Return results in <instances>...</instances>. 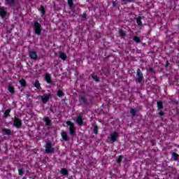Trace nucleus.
Returning <instances> with one entry per match:
<instances>
[{"instance_id": "nucleus-1", "label": "nucleus", "mask_w": 179, "mask_h": 179, "mask_svg": "<svg viewBox=\"0 0 179 179\" xmlns=\"http://www.w3.org/2000/svg\"><path fill=\"white\" fill-rule=\"evenodd\" d=\"M45 153L46 154L55 153V149L52 148V142L47 141L45 145Z\"/></svg>"}, {"instance_id": "nucleus-2", "label": "nucleus", "mask_w": 179, "mask_h": 179, "mask_svg": "<svg viewBox=\"0 0 179 179\" xmlns=\"http://www.w3.org/2000/svg\"><path fill=\"white\" fill-rule=\"evenodd\" d=\"M34 29L35 31V34H37L38 36H41V31L43 30V28L41 27V24L38 23V21H34Z\"/></svg>"}, {"instance_id": "nucleus-3", "label": "nucleus", "mask_w": 179, "mask_h": 179, "mask_svg": "<svg viewBox=\"0 0 179 179\" xmlns=\"http://www.w3.org/2000/svg\"><path fill=\"white\" fill-rule=\"evenodd\" d=\"M135 80L138 83H141L142 82H143V73H142V71L139 69H137Z\"/></svg>"}, {"instance_id": "nucleus-4", "label": "nucleus", "mask_w": 179, "mask_h": 179, "mask_svg": "<svg viewBox=\"0 0 179 179\" xmlns=\"http://www.w3.org/2000/svg\"><path fill=\"white\" fill-rule=\"evenodd\" d=\"M51 94H48L46 95L41 96V100L43 104H47L48 103V100L51 97Z\"/></svg>"}, {"instance_id": "nucleus-5", "label": "nucleus", "mask_w": 179, "mask_h": 179, "mask_svg": "<svg viewBox=\"0 0 179 179\" xmlns=\"http://www.w3.org/2000/svg\"><path fill=\"white\" fill-rule=\"evenodd\" d=\"M13 125H14V127H16V128L22 127V120L19 119L18 117H15Z\"/></svg>"}, {"instance_id": "nucleus-6", "label": "nucleus", "mask_w": 179, "mask_h": 179, "mask_svg": "<svg viewBox=\"0 0 179 179\" xmlns=\"http://www.w3.org/2000/svg\"><path fill=\"white\" fill-rule=\"evenodd\" d=\"M120 136V133L118 132H114L113 134H110V141L113 143L114 142H116L117 138Z\"/></svg>"}, {"instance_id": "nucleus-7", "label": "nucleus", "mask_w": 179, "mask_h": 179, "mask_svg": "<svg viewBox=\"0 0 179 179\" xmlns=\"http://www.w3.org/2000/svg\"><path fill=\"white\" fill-rule=\"evenodd\" d=\"M29 58L31 59H37V58H38V56L37 55V52L30 51L29 52Z\"/></svg>"}, {"instance_id": "nucleus-8", "label": "nucleus", "mask_w": 179, "mask_h": 179, "mask_svg": "<svg viewBox=\"0 0 179 179\" xmlns=\"http://www.w3.org/2000/svg\"><path fill=\"white\" fill-rule=\"evenodd\" d=\"M61 135H62L63 141H64L65 142H69L70 138L68 136V134H66V132L63 131L61 133Z\"/></svg>"}, {"instance_id": "nucleus-9", "label": "nucleus", "mask_w": 179, "mask_h": 179, "mask_svg": "<svg viewBox=\"0 0 179 179\" xmlns=\"http://www.w3.org/2000/svg\"><path fill=\"white\" fill-rule=\"evenodd\" d=\"M43 121L45 122V124L47 125V127H51V125H52V122H51V120H50L49 117H44Z\"/></svg>"}, {"instance_id": "nucleus-10", "label": "nucleus", "mask_w": 179, "mask_h": 179, "mask_svg": "<svg viewBox=\"0 0 179 179\" xmlns=\"http://www.w3.org/2000/svg\"><path fill=\"white\" fill-rule=\"evenodd\" d=\"M45 80L46 81L47 83L50 85H53L54 86V84H52V80L51 79V76H50L48 73L45 74Z\"/></svg>"}, {"instance_id": "nucleus-11", "label": "nucleus", "mask_w": 179, "mask_h": 179, "mask_svg": "<svg viewBox=\"0 0 179 179\" xmlns=\"http://www.w3.org/2000/svg\"><path fill=\"white\" fill-rule=\"evenodd\" d=\"M10 111H12V108L6 110L3 115V118H8V117H10Z\"/></svg>"}, {"instance_id": "nucleus-12", "label": "nucleus", "mask_w": 179, "mask_h": 179, "mask_svg": "<svg viewBox=\"0 0 179 179\" xmlns=\"http://www.w3.org/2000/svg\"><path fill=\"white\" fill-rule=\"evenodd\" d=\"M79 101L80 104H87V99H86V97L85 96H80Z\"/></svg>"}, {"instance_id": "nucleus-13", "label": "nucleus", "mask_w": 179, "mask_h": 179, "mask_svg": "<svg viewBox=\"0 0 179 179\" xmlns=\"http://www.w3.org/2000/svg\"><path fill=\"white\" fill-rule=\"evenodd\" d=\"M76 122L78 125H80V127H82V125H83V119L82 118V116H78L77 117V120Z\"/></svg>"}, {"instance_id": "nucleus-14", "label": "nucleus", "mask_w": 179, "mask_h": 179, "mask_svg": "<svg viewBox=\"0 0 179 179\" xmlns=\"http://www.w3.org/2000/svg\"><path fill=\"white\" fill-rule=\"evenodd\" d=\"M171 155L172 157L173 158L174 162L178 161V157H179L178 154H177L176 152H171Z\"/></svg>"}, {"instance_id": "nucleus-15", "label": "nucleus", "mask_w": 179, "mask_h": 179, "mask_svg": "<svg viewBox=\"0 0 179 179\" xmlns=\"http://www.w3.org/2000/svg\"><path fill=\"white\" fill-rule=\"evenodd\" d=\"M66 124L68 125V127H69V129H75V124L71 122V121H67L66 122Z\"/></svg>"}, {"instance_id": "nucleus-16", "label": "nucleus", "mask_w": 179, "mask_h": 179, "mask_svg": "<svg viewBox=\"0 0 179 179\" xmlns=\"http://www.w3.org/2000/svg\"><path fill=\"white\" fill-rule=\"evenodd\" d=\"M136 23L137 24H138V26H143V24H142V17L138 16L136 19Z\"/></svg>"}, {"instance_id": "nucleus-17", "label": "nucleus", "mask_w": 179, "mask_h": 179, "mask_svg": "<svg viewBox=\"0 0 179 179\" xmlns=\"http://www.w3.org/2000/svg\"><path fill=\"white\" fill-rule=\"evenodd\" d=\"M2 132H5L6 135H12V131L9 129H2Z\"/></svg>"}, {"instance_id": "nucleus-18", "label": "nucleus", "mask_w": 179, "mask_h": 179, "mask_svg": "<svg viewBox=\"0 0 179 179\" xmlns=\"http://www.w3.org/2000/svg\"><path fill=\"white\" fill-rule=\"evenodd\" d=\"M19 83H20L21 86H22V87H26V85H27V83L26 82V80H24L23 78L20 80Z\"/></svg>"}, {"instance_id": "nucleus-19", "label": "nucleus", "mask_w": 179, "mask_h": 179, "mask_svg": "<svg viewBox=\"0 0 179 179\" xmlns=\"http://www.w3.org/2000/svg\"><path fill=\"white\" fill-rule=\"evenodd\" d=\"M61 174H62L63 176H68V174L69 173V171H68V169H62L60 171Z\"/></svg>"}, {"instance_id": "nucleus-20", "label": "nucleus", "mask_w": 179, "mask_h": 179, "mask_svg": "<svg viewBox=\"0 0 179 179\" xmlns=\"http://www.w3.org/2000/svg\"><path fill=\"white\" fill-rule=\"evenodd\" d=\"M0 16H1V17L6 16V11L3 8H0Z\"/></svg>"}, {"instance_id": "nucleus-21", "label": "nucleus", "mask_w": 179, "mask_h": 179, "mask_svg": "<svg viewBox=\"0 0 179 179\" xmlns=\"http://www.w3.org/2000/svg\"><path fill=\"white\" fill-rule=\"evenodd\" d=\"M8 90L11 94H13L15 93V88L12 85H8Z\"/></svg>"}, {"instance_id": "nucleus-22", "label": "nucleus", "mask_w": 179, "mask_h": 179, "mask_svg": "<svg viewBox=\"0 0 179 179\" xmlns=\"http://www.w3.org/2000/svg\"><path fill=\"white\" fill-rule=\"evenodd\" d=\"M157 104L158 110H162V108H163V102L162 101H157Z\"/></svg>"}, {"instance_id": "nucleus-23", "label": "nucleus", "mask_w": 179, "mask_h": 179, "mask_svg": "<svg viewBox=\"0 0 179 179\" xmlns=\"http://www.w3.org/2000/svg\"><path fill=\"white\" fill-rule=\"evenodd\" d=\"M133 41H135V43H137V44H138V43H141V38L139 36H135L133 37Z\"/></svg>"}, {"instance_id": "nucleus-24", "label": "nucleus", "mask_w": 179, "mask_h": 179, "mask_svg": "<svg viewBox=\"0 0 179 179\" xmlns=\"http://www.w3.org/2000/svg\"><path fill=\"white\" fill-rule=\"evenodd\" d=\"M38 10L41 11L42 15H45V8H44V6H41V7L38 8Z\"/></svg>"}, {"instance_id": "nucleus-25", "label": "nucleus", "mask_w": 179, "mask_h": 179, "mask_svg": "<svg viewBox=\"0 0 179 179\" xmlns=\"http://www.w3.org/2000/svg\"><path fill=\"white\" fill-rule=\"evenodd\" d=\"M69 132L71 136H76V131L75 129H69Z\"/></svg>"}, {"instance_id": "nucleus-26", "label": "nucleus", "mask_w": 179, "mask_h": 179, "mask_svg": "<svg viewBox=\"0 0 179 179\" xmlns=\"http://www.w3.org/2000/svg\"><path fill=\"white\" fill-rule=\"evenodd\" d=\"M59 58H61V59H63V61H65V59H66L67 58L66 54L62 52L59 55Z\"/></svg>"}, {"instance_id": "nucleus-27", "label": "nucleus", "mask_w": 179, "mask_h": 179, "mask_svg": "<svg viewBox=\"0 0 179 179\" xmlns=\"http://www.w3.org/2000/svg\"><path fill=\"white\" fill-rule=\"evenodd\" d=\"M90 76L95 80V82H96V83L100 82V80H99V78L97 77V76H96L94 74H91Z\"/></svg>"}, {"instance_id": "nucleus-28", "label": "nucleus", "mask_w": 179, "mask_h": 179, "mask_svg": "<svg viewBox=\"0 0 179 179\" xmlns=\"http://www.w3.org/2000/svg\"><path fill=\"white\" fill-rule=\"evenodd\" d=\"M57 96L58 97H64V96H65V94H64V92H62V90H58L57 91Z\"/></svg>"}, {"instance_id": "nucleus-29", "label": "nucleus", "mask_w": 179, "mask_h": 179, "mask_svg": "<svg viewBox=\"0 0 179 179\" xmlns=\"http://www.w3.org/2000/svg\"><path fill=\"white\" fill-rule=\"evenodd\" d=\"M50 110L51 111V113H52V114H55V113H57V108L55 106H50Z\"/></svg>"}, {"instance_id": "nucleus-30", "label": "nucleus", "mask_w": 179, "mask_h": 179, "mask_svg": "<svg viewBox=\"0 0 179 179\" xmlns=\"http://www.w3.org/2000/svg\"><path fill=\"white\" fill-rule=\"evenodd\" d=\"M34 87L36 89H40V81H38V80H35Z\"/></svg>"}, {"instance_id": "nucleus-31", "label": "nucleus", "mask_w": 179, "mask_h": 179, "mask_svg": "<svg viewBox=\"0 0 179 179\" xmlns=\"http://www.w3.org/2000/svg\"><path fill=\"white\" fill-rule=\"evenodd\" d=\"M6 3L8 5L14 6L15 5V0H6Z\"/></svg>"}, {"instance_id": "nucleus-32", "label": "nucleus", "mask_w": 179, "mask_h": 179, "mask_svg": "<svg viewBox=\"0 0 179 179\" xmlns=\"http://www.w3.org/2000/svg\"><path fill=\"white\" fill-rule=\"evenodd\" d=\"M68 5L71 9L73 8V0H68Z\"/></svg>"}, {"instance_id": "nucleus-33", "label": "nucleus", "mask_w": 179, "mask_h": 179, "mask_svg": "<svg viewBox=\"0 0 179 179\" xmlns=\"http://www.w3.org/2000/svg\"><path fill=\"white\" fill-rule=\"evenodd\" d=\"M130 114L132 115V117H135V115H136V110L131 108L130 110Z\"/></svg>"}, {"instance_id": "nucleus-34", "label": "nucleus", "mask_w": 179, "mask_h": 179, "mask_svg": "<svg viewBox=\"0 0 179 179\" xmlns=\"http://www.w3.org/2000/svg\"><path fill=\"white\" fill-rule=\"evenodd\" d=\"M119 34L120 37H125L126 36L125 32L122 29L119 30Z\"/></svg>"}, {"instance_id": "nucleus-35", "label": "nucleus", "mask_w": 179, "mask_h": 179, "mask_svg": "<svg viewBox=\"0 0 179 179\" xmlns=\"http://www.w3.org/2000/svg\"><path fill=\"white\" fill-rule=\"evenodd\" d=\"M123 157H123L122 155L119 156V157L117 158V159H116L117 163H118V164L121 163V162H122Z\"/></svg>"}, {"instance_id": "nucleus-36", "label": "nucleus", "mask_w": 179, "mask_h": 179, "mask_svg": "<svg viewBox=\"0 0 179 179\" xmlns=\"http://www.w3.org/2000/svg\"><path fill=\"white\" fill-rule=\"evenodd\" d=\"M98 131H99V127L97 125H95L94 127V134H95V135H97Z\"/></svg>"}, {"instance_id": "nucleus-37", "label": "nucleus", "mask_w": 179, "mask_h": 179, "mask_svg": "<svg viewBox=\"0 0 179 179\" xmlns=\"http://www.w3.org/2000/svg\"><path fill=\"white\" fill-rule=\"evenodd\" d=\"M18 174L19 176H23V174H24V172L23 171V169H18Z\"/></svg>"}, {"instance_id": "nucleus-38", "label": "nucleus", "mask_w": 179, "mask_h": 179, "mask_svg": "<svg viewBox=\"0 0 179 179\" xmlns=\"http://www.w3.org/2000/svg\"><path fill=\"white\" fill-rule=\"evenodd\" d=\"M87 14H86V13H83V20H87Z\"/></svg>"}, {"instance_id": "nucleus-39", "label": "nucleus", "mask_w": 179, "mask_h": 179, "mask_svg": "<svg viewBox=\"0 0 179 179\" xmlns=\"http://www.w3.org/2000/svg\"><path fill=\"white\" fill-rule=\"evenodd\" d=\"M159 117H163L164 115V112L162 110H160L159 112Z\"/></svg>"}, {"instance_id": "nucleus-40", "label": "nucleus", "mask_w": 179, "mask_h": 179, "mask_svg": "<svg viewBox=\"0 0 179 179\" xmlns=\"http://www.w3.org/2000/svg\"><path fill=\"white\" fill-rule=\"evenodd\" d=\"M149 71H150L152 73H154V75H155V73H156V72L155 71V69H153L152 68H150V69H149Z\"/></svg>"}, {"instance_id": "nucleus-41", "label": "nucleus", "mask_w": 179, "mask_h": 179, "mask_svg": "<svg viewBox=\"0 0 179 179\" xmlns=\"http://www.w3.org/2000/svg\"><path fill=\"white\" fill-rule=\"evenodd\" d=\"M113 6L114 8H115V6H117V3H116L115 1H113Z\"/></svg>"}, {"instance_id": "nucleus-42", "label": "nucleus", "mask_w": 179, "mask_h": 179, "mask_svg": "<svg viewBox=\"0 0 179 179\" xmlns=\"http://www.w3.org/2000/svg\"><path fill=\"white\" fill-rule=\"evenodd\" d=\"M26 97H27V99H29V97H30V93L27 92L26 94Z\"/></svg>"}, {"instance_id": "nucleus-43", "label": "nucleus", "mask_w": 179, "mask_h": 179, "mask_svg": "<svg viewBox=\"0 0 179 179\" xmlns=\"http://www.w3.org/2000/svg\"><path fill=\"white\" fill-rule=\"evenodd\" d=\"M169 61H166V63L165 64V68H167L169 66Z\"/></svg>"}, {"instance_id": "nucleus-44", "label": "nucleus", "mask_w": 179, "mask_h": 179, "mask_svg": "<svg viewBox=\"0 0 179 179\" xmlns=\"http://www.w3.org/2000/svg\"><path fill=\"white\" fill-rule=\"evenodd\" d=\"M122 2H125V1H127V2H132L134 0H122Z\"/></svg>"}, {"instance_id": "nucleus-45", "label": "nucleus", "mask_w": 179, "mask_h": 179, "mask_svg": "<svg viewBox=\"0 0 179 179\" xmlns=\"http://www.w3.org/2000/svg\"><path fill=\"white\" fill-rule=\"evenodd\" d=\"M50 129H51V127H50V126H48V131H50Z\"/></svg>"}, {"instance_id": "nucleus-46", "label": "nucleus", "mask_w": 179, "mask_h": 179, "mask_svg": "<svg viewBox=\"0 0 179 179\" xmlns=\"http://www.w3.org/2000/svg\"><path fill=\"white\" fill-rule=\"evenodd\" d=\"M44 1H47V0H44Z\"/></svg>"}]
</instances>
